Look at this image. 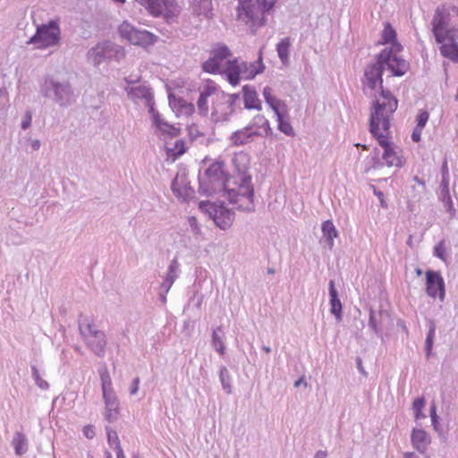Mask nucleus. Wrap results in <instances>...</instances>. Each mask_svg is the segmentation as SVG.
Returning a JSON list of instances; mask_svg holds the SVG:
<instances>
[{
	"label": "nucleus",
	"mask_w": 458,
	"mask_h": 458,
	"mask_svg": "<svg viewBox=\"0 0 458 458\" xmlns=\"http://www.w3.org/2000/svg\"><path fill=\"white\" fill-rule=\"evenodd\" d=\"M387 112L381 111V106L377 103L372 114L369 120V131L378 144L384 148L382 156L383 160L388 166L401 167L403 165L401 158L393 149V144L389 140L391 119L396 111L395 102L388 105Z\"/></svg>",
	"instance_id": "f257e3e1"
},
{
	"label": "nucleus",
	"mask_w": 458,
	"mask_h": 458,
	"mask_svg": "<svg viewBox=\"0 0 458 458\" xmlns=\"http://www.w3.org/2000/svg\"><path fill=\"white\" fill-rule=\"evenodd\" d=\"M199 193L207 196L220 194L226 197L230 203L237 205L239 208L240 197L237 196L236 178H231L224 171V163L220 161L213 162L206 169L203 176L199 177Z\"/></svg>",
	"instance_id": "f03ea898"
},
{
	"label": "nucleus",
	"mask_w": 458,
	"mask_h": 458,
	"mask_svg": "<svg viewBox=\"0 0 458 458\" xmlns=\"http://www.w3.org/2000/svg\"><path fill=\"white\" fill-rule=\"evenodd\" d=\"M388 55L385 52H379L375 56V62L369 64L364 69V74L361 78V84L363 92L367 94V89L375 91L378 87L380 89V98H376L370 107L369 116L372 114L376 104L378 103L381 106V111L384 113L387 112L386 108L388 105L395 102L396 108L398 107V100L392 94V92L385 89L383 86V74L385 71L384 63L387 62Z\"/></svg>",
	"instance_id": "7ed1b4c3"
},
{
	"label": "nucleus",
	"mask_w": 458,
	"mask_h": 458,
	"mask_svg": "<svg viewBox=\"0 0 458 458\" xmlns=\"http://www.w3.org/2000/svg\"><path fill=\"white\" fill-rule=\"evenodd\" d=\"M249 158L245 153L236 154L233 158V164L239 177L237 184V196L240 197L239 210L253 211L254 190L251 185V176L247 174Z\"/></svg>",
	"instance_id": "20e7f679"
},
{
	"label": "nucleus",
	"mask_w": 458,
	"mask_h": 458,
	"mask_svg": "<svg viewBox=\"0 0 458 458\" xmlns=\"http://www.w3.org/2000/svg\"><path fill=\"white\" fill-rule=\"evenodd\" d=\"M274 5V0H243L237 8L238 19L250 25L252 31L264 24V14Z\"/></svg>",
	"instance_id": "39448f33"
},
{
	"label": "nucleus",
	"mask_w": 458,
	"mask_h": 458,
	"mask_svg": "<svg viewBox=\"0 0 458 458\" xmlns=\"http://www.w3.org/2000/svg\"><path fill=\"white\" fill-rule=\"evenodd\" d=\"M43 95L63 107L72 103L74 89L68 80L49 77L45 80Z\"/></svg>",
	"instance_id": "423d86ee"
},
{
	"label": "nucleus",
	"mask_w": 458,
	"mask_h": 458,
	"mask_svg": "<svg viewBox=\"0 0 458 458\" xmlns=\"http://www.w3.org/2000/svg\"><path fill=\"white\" fill-rule=\"evenodd\" d=\"M79 330L88 348L98 357H104L107 344L106 334L90 322L80 324Z\"/></svg>",
	"instance_id": "0eeeda50"
},
{
	"label": "nucleus",
	"mask_w": 458,
	"mask_h": 458,
	"mask_svg": "<svg viewBox=\"0 0 458 458\" xmlns=\"http://www.w3.org/2000/svg\"><path fill=\"white\" fill-rule=\"evenodd\" d=\"M259 68H256L254 64H248L245 62L239 63L237 60L227 62L225 73L227 79L232 85H237L240 78L250 79L253 78L258 73L264 70V64L261 61L262 52L259 50Z\"/></svg>",
	"instance_id": "6e6552de"
},
{
	"label": "nucleus",
	"mask_w": 458,
	"mask_h": 458,
	"mask_svg": "<svg viewBox=\"0 0 458 458\" xmlns=\"http://www.w3.org/2000/svg\"><path fill=\"white\" fill-rule=\"evenodd\" d=\"M123 56V49L108 40L99 42L92 47L86 55L88 63L95 67H98L105 60L113 58L119 60Z\"/></svg>",
	"instance_id": "1a4fd4ad"
},
{
	"label": "nucleus",
	"mask_w": 458,
	"mask_h": 458,
	"mask_svg": "<svg viewBox=\"0 0 458 458\" xmlns=\"http://www.w3.org/2000/svg\"><path fill=\"white\" fill-rule=\"evenodd\" d=\"M60 34L57 22L51 21L38 26L36 33L27 41V44L36 45L38 48L55 47L59 44Z\"/></svg>",
	"instance_id": "9d476101"
},
{
	"label": "nucleus",
	"mask_w": 458,
	"mask_h": 458,
	"mask_svg": "<svg viewBox=\"0 0 458 458\" xmlns=\"http://www.w3.org/2000/svg\"><path fill=\"white\" fill-rule=\"evenodd\" d=\"M155 16H163L167 21L176 17L181 11L175 0H135Z\"/></svg>",
	"instance_id": "9b49d317"
},
{
	"label": "nucleus",
	"mask_w": 458,
	"mask_h": 458,
	"mask_svg": "<svg viewBox=\"0 0 458 458\" xmlns=\"http://www.w3.org/2000/svg\"><path fill=\"white\" fill-rule=\"evenodd\" d=\"M199 208L207 211L220 229L227 230L232 226L234 213L224 204L216 205L210 201H202L199 203Z\"/></svg>",
	"instance_id": "f8f14e48"
},
{
	"label": "nucleus",
	"mask_w": 458,
	"mask_h": 458,
	"mask_svg": "<svg viewBox=\"0 0 458 458\" xmlns=\"http://www.w3.org/2000/svg\"><path fill=\"white\" fill-rule=\"evenodd\" d=\"M449 13L444 6H438L435 10L431 25L432 33L437 43H443L446 40V37H451V34L454 33L453 29L447 28L449 23Z\"/></svg>",
	"instance_id": "ddd939ff"
},
{
	"label": "nucleus",
	"mask_w": 458,
	"mask_h": 458,
	"mask_svg": "<svg viewBox=\"0 0 458 458\" xmlns=\"http://www.w3.org/2000/svg\"><path fill=\"white\" fill-rule=\"evenodd\" d=\"M120 35L133 45L147 47L152 45L155 41V36L147 31L140 30L127 21H123L119 26Z\"/></svg>",
	"instance_id": "4468645a"
},
{
	"label": "nucleus",
	"mask_w": 458,
	"mask_h": 458,
	"mask_svg": "<svg viewBox=\"0 0 458 458\" xmlns=\"http://www.w3.org/2000/svg\"><path fill=\"white\" fill-rule=\"evenodd\" d=\"M231 55L230 50L225 46H221L216 48L213 52V56L207 60L202 68L205 72L210 73H220L225 72L227 66L226 58Z\"/></svg>",
	"instance_id": "2eb2a0df"
},
{
	"label": "nucleus",
	"mask_w": 458,
	"mask_h": 458,
	"mask_svg": "<svg viewBox=\"0 0 458 458\" xmlns=\"http://www.w3.org/2000/svg\"><path fill=\"white\" fill-rule=\"evenodd\" d=\"M426 292L432 298L439 297L444 301L445 295V282L438 271L428 270L426 272Z\"/></svg>",
	"instance_id": "dca6fc26"
},
{
	"label": "nucleus",
	"mask_w": 458,
	"mask_h": 458,
	"mask_svg": "<svg viewBox=\"0 0 458 458\" xmlns=\"http://www.w3.org/2000/svg\"><path fill=\"white\" fill-rule=\"evenodd\" d=\"M174 194L183 201H188L194 198L195 191L190 185L185 173H178L172 182L171 185Z\"/></svg>",
	"instance_id": "f3484780"
},
{
	"label": "nucleus",
	"mask_w": 458,
	"mask_h": 458,
	"mask_svg": "<svg viewBox=\"0 0 458 458\" xmlns=\"http://www.w3.org/2000/svg\"><path fill=\"white\" fill-rule=\"evenodd\" d=\"M380 52H385L388 55L387 62L384 63V67H386L393 76L401 77L409 71V62L394 55L391 47H386Z\"/></svg>",
	"instance_id": "a211bd4d"
},
{
	"label": "nucleus",
	"mask_w": 458,
	"mask_h": 458,
	"mask_svg": "<svg viewBox=\"0 0 458 458\" xmlns=\"http://www.w3.org/2000/svg\"><path fill=\"white\" fill-rule=\"evenodd\" d=\"M125 90L131 100L137 102L140 99H143L146 106L148 108V112H154V98L149 88L140 85L136 87H126Z\"/></svg>",
	"instance_id": "6ab92c4d"
},
{
	"label": "nucleus",
	"mask_w": 458,
	"mask_h": 458,
	"mask_svg": "<svg viewBox=\"0 0 458 458\" xmlns=\"http://www.w3.org/2000/svg\"><path fill=\"white\" fill-rule=\"evenodd\" d=\"M263 95L266 102L270 106V107L275 112L277 121H278V129L286 134V123L283 120V113L281 111V107L284 106V103L272 95V89L268 87H266L263 90Z\"/></svg>",
	"instance_id": "aec40b11"
},
{
	"label": "nucleus",
	"mask_w": 458,
	"mask_h": 458,
	"mask_svg": "<svg viewBox=\"0 0 458 458\" xmlns=\"http://www.w3.org/2000/svg\"><path fill=\"white\" fill-rule=\"evenodd\" d=\"M447 43L444 41L439 43L441 46L439 51L442 56L448 58L452 62L458 64V42L454 38V33L451 37H446Z\"/></svg>",
	"instance_id": "412c9836"
},
{
	"label": "nucleus",
	"mask_w": 458,
	"mask_h": 458,
	"mask_svg": "<svg viewBox=\"0 0 458 458\" xmlns=\"http://www.w3.org/2000/svg\"><path fill=\"white\" fill-rule=\"evenodd\" d=\"M412 446L420 454H424L430 443V437L424 429L413 428L411 435Z\"/></svg>",
	"instance_id": "4be33fe9"
},
{
	"label": "nucleus",
	"mask_w": 458,
	"mask_h": 458,
	"mask_svg": "<svg viewBox=\"0 0 458 458\" xmlns=\"http://www.w3.org/2000/svg\"><path fill=\"white\" fill-rule=\"evenodd\" d=\"M390 315L387 310L380 309L376 311L373 309L369 310V327L373 330V332L379 337L382 338V331L380 329V326L383 323V320L386 318H389Z\"/></svg>",
	"instance_id": "5701e85b"
},
{
	"label": "nucleus",
	"mask_w": 458,
	"mask_h": 458,
	"mask_svg": "<svg viewBox=\"0 0 458 458\" xmlns=\"http://www.w3.org/2000/svg\"><path fill=\"white\" fill-rule=\"evenodd\" d=\"M190 4L194 15L203 16L208 20L213 17L212 0H191Z\"/></svg>",
	"instance_id": "b1692460"
},
{
	"label": "nucleus",
	"mask_w": 458,
	"mask_h": 458,
	"mask_svg": "<svg viewBox=\"0 0 458 458\" xmlns=\"http://www.w3.org/2000/svg\"><path fill=\"white\" fill-rule=\"evenodd\" d=\"M329 290V302H330V312L335 317L337 320L342 319V303L338 296L337 290L335 287V282L333 280L329 281L328 284Z\"/></svg>",
	"instance_id": "393cba45"
},
{
	"label": "nucleus",
	"mask_w": 458,
	"mask_h": 458,
	"mask_svg": "<svg viewBox=\"0 0 458 458\" xmlns=\"http://www.w3.org/2000/svg\"><path fill=\"white\" fill-rule=\"evenodd\" d=\"M216 89L215 87L208 85L205 86V88L200 91L199 98L197 102V106L201 115H208V98L213 95H216V98H219V94H216Z\"/></svg>",
	"instance_id": "a878e982"
},
{
	"label": "nucleus",
	"mask_w": 458,
	"mask_h": 458,
	"mask_svg": "<svg viewBox=\"0 0 458 458\" xmlns=\"http://www.w3.org/2000/svg\"><path fill=\"white\" fill-rule=\"evenodd\" d=\"M244 106L247 109H258L261 108L260 100L258 98L256 90L250 86H244L242 89Z\"/></svg>",
	"instance_id": "bb28decb"
},
{
	"label": "nucleus",
	"mask_w": 458,
	"mask_h": 458,
	"mask_svg": "<svg viewBox=\"0 0 458 458\" xmlns=\"http://www.w3.org/2000/svg\"><path fill=\"white\" fill-rule=\"evenodd\" d=\"M257 131H252L251 127H245L242 130H239L233 132L230 138L233 145L239 146L246 144L253 135H256Z\"/></svg>",
	"instance_id": "cd10ccee"
},
{
	"label": "nucleus",
	"mask_w": 458,
	"mask_h": 458,
	"mask_svg": "<svg viewBox=\"0 0 458 458\" xmlns=\"http://www.w3.org/2000/svg\"><path fill=\"white\" fill-rule=\"evenodd\" d=\"M152 114V119L154 124L163 132H166L171 134L172 136L175 137L179 134V130L174 128L173 125L169 124L165 121H164L159 114L156 112L154 109V112H149Z\"/></svg>",
	"instance_id": "c85d7f7f"
},
{
	"label": "nucleus",
	"mask_w": 458,
	"mask_h": 458,
	"mask_svg": "<svg viewBox=\"0 0 458 458\" xmlns=\"http://www.w3.org/2000/svg\"><path fill=\"white\" fill-rule=\"evenodd\" d=\"M321 230L327 245L331 248L334 245V239L338 236L335 226L331 220H327L323 222Z\"/></svg>",
	"instance_id": "c756f323"
},
{
	"label": "nucleus",
	"mask_w": 458,
	"mask_h": 458,
	"mask_svg": "<svg viewBox=\"0 0 458 458\" xmlns=\"http://www.w3.org/2000/svg\"><path fill=\"white\" fill-rule=\"evenodd\" d=\"M219 333H223L222 326L217 327L213 330L212 333V346L216 349V351L220 354L224 355L225 352V346L224 344L223 336L219 335Z\"/></svg>",
	"instance_id": "7c9ffc66"
},
{
	"label": "nucleus",
	"mask_w": 458,
	"mask_h": 458,
	"mask_svg": "<svg viewBox=\"0 0 458 458\" xmlns=\"http://www.w3.org/2000/svg\"><path fill=\"white\" fill-rule=\"evenodd\" d=\"M13 445L15 449V453L18 455H21L27 452V438L26 436L21 432H17L13 439Z\"/></svg>",
	"instance_id": "2f4dec72"
},
{
	"label": "nucleus",
	"mask_w": 458,
	"mask_h": 458,
	"mask_svg": "<svg viewBox=\"0 0 458 458\" xmlns=\"http://www.w3.org/2000/svg\"><path fill=\"white\" fill-rule=\"evenodd\" d=\"M436 332V324L434 320L428 321V332L427 334L426 341H425V351L427 358H429L431 355V352L434 344V337Z\"/></svg>",
	"instance_id": "473e14b6"
},
{
	"label": "nucleus",
	"mask_w": 458,
	"mask_h": 458,
	"mask_svg": "<svg viewBox=\"0 0 458 458\" xmlns=\"http://www.w3.org/2000/svg\"><path fill=\"white\" fill-rule=\"evenodd\" d=\"M429 416H430V419H431V423H432L433 428L440 436H445V433H446V430L445 429V428L439 422V417L437 414V406H436L435 403H432L431 406H430Z\"/></svg>",
	"instance_id": "72a5a7b5"
},
{
	"label": "nucleus",
	"mask_w": 458,
	"mask_h": 458,
	"mask_svg": "<svg viewBox=\"0 0 458 458\" xmlns=\"http://www.w3.org/2000/svg\"><path fill=\"white\" fill-rule=\"evenodd\" d=\"M426 400L424 396L418 397L413 401L412 411L414 413L415 420H420L425 418V414L422 412Z\"/></svg>",
	"instance_id": "f704fd0d"
},
{
	"label": "nucleus",
	"mask_w": 458,
	"mask_h": 458,
	"mask_svg": "<svg viewBox=\"0 0 458 458\" xmlns=\"http://www.w3.org/2000/svg\"><path fill=\"white\" fill-rule=\"evenodd\" d=\"M219 378H220V382L222 384L223 389L227 394H232V386L230 383L231 377H230V374H229V371L226 369V367H222L220 369Z\"/></svg>",
	"instance_id": "c9c22d12"
},
{
	"label": "nucleus",
	"mask_w": 458,
	"mask_h": 458,
	"mask_svg": "<svg viewBox=\"0 0 458 458\" xmlns=\"http://www.w3.org/2000/svg\"><path fill=\"white\" fill-rule=\"evenodd\" d=\"M179 274V263L176 259H174L167 269L166 276L165 279L166 281L171 282L172 284L174 283V281L177 279Z\"/></svg>",
	"instance_id": "e433bc0d"
},
{
	"label": "nucleus",
	"mask_w": 458,
	"mask_h": 458,
	"mask_svg": "<svg viewBox=\"0 0 458 458\" xmlns=\"http://www.w3.org/2000/svg\"><path fill=\"white\" fill-rule=\"evenodd\" d=\"M396 32L394 29L386 23L382 32V42L383 44H389L395 41Z\"/></svg>",
	"instance_id": "4c0bfd02"
},
{
	"label": "nucleus",
	"mask_w": 458,
	"mask_h": 458,
	"mask_svg": "<svg viewBox=\"0 0 458 458\" xmlns=\"http://www.w3.org/2000/svg\"><path fill=\"white\" fill-rule=\"evenodd\" d=\"M103 398L105 400L106 407H118L119 403L116 395L114 393L113 388L106 389V392H103Z\"/></svg>",
	"instance_id": "58836bf2"
},
{
	"label": "nucleus",
	"mask_w": 458,
	"mask_h": 458,
	"mask_svg": "<svg viewBox=\"0 0 458 458\" xmlns=\"http://www.w3.org/2000/svg\"><path fill=\"white\" fill-rule=\"evenodd\" d=\"M435 257L440 259L443 261H446V248L444 240H441L435 247L433 250Z\"/></svg>",
	"instance_id": "ea45409f"
},
{
	"label": "nucleus",
	"mask_w": 458,
	"mask_h": 458,
	"mask_svg": "<svg viewBox=\"0 0 458 458\" xmlns=\"http://www.w3.org/2000/svg\"><path fill=\"white\" fill-rule=\"evenodd\" d=\"M100 379H101V386L102 392H106V389L112 388V381L109 375V372L106 369H103L100 370Z\"/></svg>",
	"instance_id": "a19ab883"
},
{
	"label": "nucleus",
	"mask_w": 458,
	"mask_h": 458,
	"mask_svg": "<svg viewBox=\"0 0 458 458\" xmlns=\"http://www.w3.org/2000/svg\"><path fill=\"white\" fill-rule=\"evenodd\" d=\"M31 370H32V377L36 382V385L40 389H43V390L48 389V387H49L48 383L40 377L38 369L35 366H32Z\"/></svg>",
	"instance_id": "79ce46f5"
},
{
	"label": "nucleus",
	"mask_w": 458,
	"mask_h": 458,
	"mask_svg": "<svg viewBox=\"0 0 458 458\" xmlns=\"http://www.w3.org/2000/svg\"><path fill=\"white\" fill-rule=\"evenodd\" d=\"M106 432H107V441H108L109 445H114L115 450H117L118 448H122L117 433L108 427H106Z\"/></svg>",
	"instance_id": "37998d69"
},
{
	"label": "nucleus",
	"mask_w": 458,
	"mask_h": 458,
	"mask_svg": "<svg viewBox=\"0 0 458 458\" xmlns=\"http://www.w3.org/2000/svg\"><path fill=\"white\" fill-rule=\"evenodd\" d=\"M118 413H119V406L118 407H106V413H105V418L106 420L112 423L114 421H115L118 418Z\"/></svg>",
	"instance_id": "c03bdc74"
},
{
	"label": "nucleus",
	"mask_w": 458,
	"mask_h": 458,
	"mask_svg": "<svg viewBox=\"0 0 458 458\" xmlns=\"http://www.w3.org/2000/svg\"><path fill=\"white\" fill-rule=\"evenodd\" d=\"M167 152L169 155L174 156L176 157L177 156L182 155L185 152L184 149V143L182 140H176L175 141V148H168Z\"/></svg>",
	"instance_id": "a18cd8bd"
},
{
	"label": "nucleus",
	"mask_w": 458,
	"mask_h": 458,
	"mask_svg": "<svg viewBox=\"0 0 458 458\" xmlns=\"http://www.w3.org/2000/svg\"><path fill=\"white\" fill-rule=\"evenodd\" d=\"M277 54L283 64L286 63V38L277 44Z\"/></svg>",
	"instance_id": "49530a36"
},
{
	"label": "nucleus",
	"mask_w": 458,
	"mask_h": 458,
	"mask_svg": "<svg viewBox=\"0 0 458 458\" xmlns=\"http://www.w3.org/2000/svg\"><path fill=\"white\" fill-rule=\"evenodd\" d=\"M429 114L428 111L421 110L419 114L417 115V127L424 128L428 120Z\"/></svg>",
	"instance_id": "de8ad7c7"
},
{
	"label": "nucleus",
	"mask_w": 458,
	"mask_h": 458,
	"mask_svg": "<svg viewBox=\"0 0 458 458\" xmlns=\"http://www.w3.org/2000/svg\"><path fill=\"white\" fill-rule=\"evenodd\" d=\"M441 197H442V201H443L445 207L446 208V210L449 213H452L453 211H454L449 191H447V193L441 192Z\"/></svg>",
	"instance_id": "09e8293b"
},
{
	"label": "nucleus",
	"mask_w": 458,
	"mask_h": 458,
	"mask_svg": "<svg viewBox=\"0 0 458 458\" xmlns=\"http://www.w3.org/2000/svg\"><path fill=\"white\" fill-rule=\"evenodd\" d=\"M188 222L194 234H199L201 233L200 227L199 226L198 224V220L195 216L189 217Z\"/></svg>",
	"instance_id": "8fccbe9b"
},
{
	"label": "nucleus",
	"mask_w": 458,
	"mask_h": 458,
	"mask_svg": "<svg viewBox=\"0 0 458 458\" xmlns=\"http://www.w3.org/2000/svg\"><path fill=\"white\" fill-rule=\"evenodd\" d=\"M31 120H32L31 111L28 110V111H26L23 120L21 122V128L23 130H27L31 124Z\"/></svg>",
	"instance_id": "3c124183"
},
{
	"label": "nucleus",
	"mask_w": 458,
	"mask_h": 458,
	"mask_svg": "<svg viewBox=\"0 0 458 458\" xmlns=\"http://www.w3.org/2000/svg\"><path fill=\"white\" fill-rule=\"evenodd\" d=\"M219 97L221 98H227L228 99L226 101L230 107H233V106L235 104V102L239 99L238 94L225 95V93L222 92L219 94Z\"/></svg>",
	"instance_id": "603ef678"
},
{
	"label": "nucleus",
	"mask_w": 458,
	"mask_h": 458,
	"mask_svg": "<svg viewBox=\"0 0 458 458\" xmlns=\"http://www.w3.org/2000/svg\"><path fill=\"white\" fill-rule=\"evenodd\" d=\"M422 130V128L417 126L413 129V131L411 133L412 141L419 142L420 140Z\"/></svg>",
	"instance_id": "864d4df0"
},
{
	"label": "nucleus",
	"mask_w": 458,
	"mask_h": 458,
	"mask_svg": "<svg viewBox=\"0 0 458 458\" xmlns=\"http://www.w3.org/2000/svg\"><path fill=\"white\" fill-rule=\"evenodd\" d=\"M139 385H140V378L139 377H135L132 380L131 387H130V394H131L133 395V394H135L138 392Z\"/></svg>",
	"instance_id": "5fc2aeb1"
},
{
	"label": "nucleus",
	"mask_w": 458,
	"mask_h": 458,
	"mask_svg": "<svg viewBox=\"0 0 458 458\" xmlns=\"http://www.w3.org/2000/svg\"><path fill=\"white\" fill-rule=\"evenodd\" d=\"M356 366H357V369L358 370L360 371V373H361L364 377H368V373L367 371L365 370L363 365H362V360L360 357H356Z\"/></svg>",
	"instance_id": "6e6d98bb"
},
{
	"label": "nucleus",
	"mask_w": 458,
	"mask_h": 458,
	"mask_svg": "<svg viewBox=\"0 0 458 458\" xmlns=\"http://www.w3.org/2000/svg\"><path fill=\"white\" fill-rule=\"evenodd\" d=\"M83 433H84L85 437H86L87 438H89V439L93 438V437H94V436H95L94 428H93V427H92V426H89H89L84 427V428H83Z\"/></svg>",
	"instance_id": "4d7b16f0"
},
{
	"label": "nucleus",
	"mask_w": 458,
	"mask_h": 458,
	"mask_svg": "<svg viewBox=\"0 0 458 458\" xmlns=\"http://www.w3.org/2000/svg\"><path fill=\"white\" fill-rule=\"evenodd\" d=\"M374 193L377 197L378 200L380 201L381 206L383 208H387V205L386 204V201H385L384 193L381 191H377L375 187H374Z\"/></svg>",
	"instance_id": "13d9d810"
},
{
	"label": "nucleus",
	"mask_w": 458,
	"mask_h": 458,
	"mask_svg": "<svg viewBox=\"0 0 458 458\" xmlns=\"http://www.w3.org/2000/svg\"><path fill=\"white\" fill-rule=\"evenodd\" d=\"M30 146L32 148L33 150H38L40 146H41V142L39 140H30Z\"/></svg>",
	"instance_id": "bf43d9fd"
},
{
	"label": "nucleus",
	"mask_w": 458,
	"mask_h": 458,
	"mask_svg": "<svg viewBox=\"0 0 458 458\" xmlns=\"http://www.w3.org/2000/svg\"><path fill=\"white\" fill-rule=\"evenodd\" d=\"M172 285H173V284L171 282L164 279V281L162 282V284L160 285V289H165V291H169L171 289Z\"/></svg>",
	"instance_id": "052dcab7"
},
{
	"label": "nucleus",
	"mask_w": 458,
	"mask_h": 458,
	"mask_svg": "<svg viewBox=\"0 0 458 458\" xmlns=\"http://www.w3.org/2000/svg\"><path fill=\"white\" fill-rule=\"evenodd\" d=\"M182 108H185V114H190L192 112V110L194 109V106L193 105L191 104H187V103H184L183 105L181 106Z\"/></svg>",
	"instance_id": "680f3d73"
},
{
	"label": "nucleus",
	"mask_w": 458,
	"mask_h": 458,
	"mask_svg": "<svg viewBox=\"0 0 458 458\" xmlns=\"http://www.w3.org/2000/svg\"><path fill=\"white\" fill-rule=\"evenodd\" d=\"M448 191H449L448 182L445 179H443L441 182V192L447 193Z\"/></svg>",
	"instance_id": "e2e57ef3"
},
{
	"label": "nucleus",
	"mask_w": 458,
	"mask_h": 458,
	"mask_svg": "<svg viewBox=\"0 0 458 458\" xmlns=\"http://www.w3.org/2000/svg\"><path fill=\"white\" fill-rule=\"evenodd\" d=\"M327 451L319 450L316 453L314 458H327Z\"/></svg>",
	"instance_id": "0e129e2a"
},
{
	"label": "nucleus",
	"mask_w": 458,
	"mask_h": 458,
	"mask_svg": "<svg viewBox=\"0 0 458 458\" xmlns=\"http://www.w3.org/2000/svg\"><path fill=\"white\" fill-rule=\"evenodd\" d=\"M403 458H420V457L413 452H407V453H404Z\"/></svg>",
	"instance_id": "69168bd1"
},
{
	"label": "nucleus",
	"mask_w": 458,
	"mask_h": 458,
	"mask_svg": "<svg viewBox=\"0 0 458 458\" xmlns=\"http://www.w3.org/2000/svg\"><path fill=\"white\" fill-rule=\"evenodd\" d=\"M397 326H398V327H402V329H403L406 334H408V328H407V327L405 326V323H404L403 320H399V321L397 322Z\"/></svg>",
	"instance_id": "338daca9"
},
{
	"label": "nucleus",
	"mask_w": 458,
	"mask_h": 458,
	"mask_svg": "<svg viewBox=\"0 0 458 458\" xmlns=\"http://www.w3.org/2000/svg\"><path fill=\"white\" fill-rule=\"evenodd\" d=\"M116 451V456L117 458H125L124 454H123V451L122 448H118Z\"/></svg>",
	"instance_id": "774afa93"
}]
</instances>
